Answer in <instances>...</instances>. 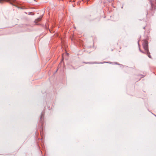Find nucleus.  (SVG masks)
<instances>
[{"label": "nucleus", "instance_id": "f257e3e1", "mask_svg": "<svg viewBox=\"0 0 156 156\" xmlns=\"http://www.w3.org/2000/svg\"><path fill=\"white\" fill-rule=\"evenodd\" d=\"M143 46L144 48L145 53L147 55L148 57L151 58V57L150 55V53L149 52L148 49V42L146 40H144L143 41Z\"/></svg>", "mask_w": 156, "mask_h": 156}, {"label": "nucleus", "instance_id": "f03ea898", "mask_svg": "<svg viewBox=\"0 0 156 156\" xmlns=\"http://www.w3.org/2000/svg\"><path fill=\"white\" fill-rule=\"evenodd\" d=\"M5 1L9 2L11 4L16 6L19 4L15 0H0V3H3Z\"/></svg>", "mask_w": 156, "mask_h": 156}, {"label": "nucleus", "instance_id": "7ed1b4c3", "mask_svg": "<svg viewBox=\"0 0 156 156\" xmlns=\"http://www.w3.org/2000/svg\"><path fill=\"white\" fill-rule=\"evenodd\" d=\"M44 112H42L41 116V118L40 120V122L41 123V127H42L43 125V121H44Z\"/></svg>", "mask_w": 156, "mask_h": 156}, {"label": "nucleus", "instance_id": "20e7f679", "mask_svg": "<svg viewBox=\"0 0 156 156\" xmlns=\"http://www.w3.org/2000/svg\"><path fill=\"white\" fill-rule=\"evenodd\" d=\"M41 20V18H38L35 21V23L37 25H38V24H37V23H38V22L40 21Z\"/></svg>", "mask_w": 156, "mask_h": 156}, {"label": "nucleus", "instance_id": "39448f33", "mask_svg": "<svg viewBox=\"0 0 156 156\" xmlns=\"http://www.w3.org/2000/svg\"><path fill=\"white\" fill-rule=\"evenodd\" d=\"M29 14L31 15H34V14H33V13L32 12H29Z\"/></svg>", "mask_w": 156, "mask_h": 156}, {"label": "nucleus", "instance_id": "423d86ee", "mask_svg": "<svg viewBox=\"0 0 156 156\" xmlns=\"http://www.w3.org/2000/svg\"><path fill=\"white\" fill-rule=\"evenodd\" d=\"M140 51H141V52H142V53H144L142 51H141V50L140 49Z\"/></svg>", "mask_w": 156, "mask_h": 156}, {"label": "nucleus", "instance_id": "0eeeda50", "mask_svg": "<svg viewBox=\"0 0 156 156\" xmlns=\"http://www.w3.org/2000/svg\"><path fill=\"white\" fill-rule=\"evenodd\" d=\"M153 4L151 3V6L152 7L153 6Z\"/></svg>", "mask_w": 156, "mask_h": 156}, {"label": "nucleus", "instance_id": "6e6552de", "mask_svg": "<svg viewBox=\"0 0 156 156\" xmlns=\"http://www.w3.org/2000/svg\"><path fill=\"white\" fill-rule=\"evenodd\" d=\"M145 29V27H144V29Z\"/></svg>", "mask_w": 156, "mask_h": 156}, {"label": "nucleus", "instance_id": "1a4fd4ad", "mask_svg": "<svg viewBox=\"0 0 156 156\" xmlns=\"http://www.w3.org/2000/svg\"><path fill=\"white\" fill-rule=\"evenodd\" d=\"M96 63V62H94V63Z\"/></svg>", "mask_w": 156, "mask_h": 156}, {"label": "nucleus", "instance_id": "9d476101", "mask_svg": "<svg viewBox=\"0 0 156 156\" xmlns=\"http://www.w3.org/2000/svg\"><path fill=\"white\" fill-rule=\"evenodd\" d=\"M138 44L139 45V42H138Z\"/></svg>", "mask_w": 156, "mask_h": 156}, {"label": "nucleus", "instance_id": "9b49d317", "mask_svg": "<svg viewBox=\"0 0 156 156\" xmlns=\"http://www.w3.org/2000/svg\"><path fill=\"white\" fill-rule=\"evenodd\" d=\"M90 63L89 62H87V63Z\"/></svg>", "mask_w": 156, "mask_h": 156}]
</instances>
